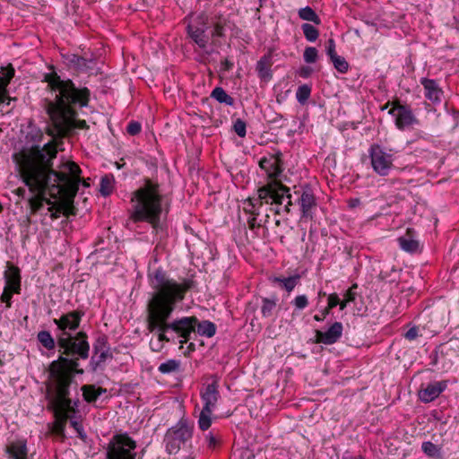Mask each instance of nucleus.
<instances>
[{"mask_svg": "<svg viewBox=\"0 0 459 459\" xmlns=\"http://www.w3.org/2000/svg\"><path fill=\"white\" fill-rule=\"evenodd\" d=\"M331 61H332L334 68L338 72L344 74L348 71L349 65H348L347 61L342 56H333V58H331Z\"/></svg>", "mask_w": 459, "mask_h": 459, "instance_id": "38", "label": "nucleus"}, {"mask_svg": "<svg viewBox=\"0 0 459 459\" xmlns=\"http://www.w3.org/2000/svg\"><path fill=\"white\" fill-rule=\"evenodd\" d=\"M319 295L323 296V295H325V293H323L322 291H319Z\"/></svg>", "mask_w": 459, "mask_h": 459, "instance_id": "59", "label": "nucleus"}, {"mask_svg": "<svg viewBox=\"0 0 459 459\" xmlns=\"http://www.w3.org/2000/svg\"><path fill=\"white\" fill-rule=\"evenodd\" d=\"M180 368V360L169 359L159 366V371L162 374L177 372Z\"/></svg>", "mask_w": 459, "mask_h": 459, "instance_id": "31", "label": "nucleus"}, {"mask_svg": "<svg viewBox=\"0 0 459 459\" xmlns=\"http://www.w3.org/2000/svg\"><path fill=\"white\" fill-rule=\"evenodd\" d=\"M299 16L300 19L307 22H312L316 24H319L321 22L320 18L316 13V12L309 6H306L304 8L299 9Z\"/></svg>", "mask_w": 459, "mask_h": 459, "instance_id": "30", "label": "nucleus"}, {"mask_svg": "<svg viewBox=\"0 0 459 459\" xmlns=\"http://www.w3.org/2000/svg\"><path fill=\"white\" fill-rule=\"evenodd\" d=\"M223 26L220 22H218L214 25V29L212 32V35L213 37H221L223 35Z\"/></svg>", "mask_w": 459, "mask_h": 459, "instance_id": "50", "label": "nucleus"}, {"mask_svg": "<svg viewBox=\"0 0 459 459\" xmlns=\"http://www.w3.org/2000/svg\"><path fill=\"white\" fill-rule=\"evenodd\" d=\"M13 293H15L14 290H13L11 289L4 288V291L1 295V301L3 303H5L6 307H11V305H12L11 299H12V296Z\"/></svg>", "mask_w": 459, "mask_h": 459, "instance_id": "47", "label": "nucleus"}, {"mask_svg": "<svg viewBox=\"0 0 459 459\" xmlns=\"http://www.w3.org/2000/svg\"><path fill=\"white\" fill-rule=\"evenodd\" d=\"M57 153L54 142L42 147L34 144L13 154V161L22 182L33 195L28 199L31 213L39 212L48 204L51 219H58L61 213L74 214V199L79 185H90L81 178L82 170L74 161L63 160L56 169L53 160Z\"/></svg>", "mask_w": 459, "mask_h": 459, "instance_id": "1", "label": "nucleus"}, {"mask_svg": "<svg viewBox=\"0 0 459 459\" xmlns=\"http://www.w3.org/2000/svg\"><path fill=\"white\" fill-rule=\"evenodd\" d=\"M357 289V284H353L350 289H348L344 295H343V299L342 300H341V303H340V309L341 310H343L348 304H350L351 302H353L356 299V291L355 290Z\"/></svg>", "mask_w": 459, "mask_h": 459, "instance_id": "34", "label": "nucleus"}, {"mask_svg": "<svg viewBox=\"0 0 459 459\" xmlns=\"http://www.w3.org/2000/svg\"><path fill=\"white\" fill-rule=\"evenodd\" d=\"M389 114L394 117L395 126L400 130L418 124V120L411 108L403 105H395L390 110Z\"/></svg>", "mask_w": 459, "mask_h": 459, "instance_id": "11", "label": "nucleus"}, {"mask_svg": "<svg viewBox=\"0 0 459 459\" xmlns=\"http://www.w3.org/2000/svg\"><path fill=\"white\" fill-rule=\"evenodd\" d=\"M422 451L430 457L440 456V448L432 442H423L421 446Z\"/></svg>", "mask_w": 459, "mask_h": 459, "instance_id": "37", "label": "nucleus"}, {"mask_svg": "<svg viewBox=\"0 0 459 459\" xmlns=\"http://www.w3.org/2000/svg\"><path fill=\"white\" fill-rule=\"evenodd\" d=\"M131 201L133 204L130 221H147L157 230L162 212L158 185L147 180L143 186L133 194Z\"/></svg>", "mask_w": 459, "mask_h": 459, "instance_id": "6", "label": "nucleus"}, {"mask_svg": "<svg viewBox=\"0 0 459 459\" xmlns=\"http://www.w3.org/2000/svg\"><path fill=\"white\" fill-rule=\"evenodd\" d=\"M45 80L53 96V99L48 101L47 111L56 134H65L73 128H86L84 120L75 118V109L77 107L82 108L88 105L89 90L78 89L71 80H62L55 73L47 74Z\"/></svg>", "mask_w": 459, "mask_h": 459, "instance_id": "3", "label": "nucleus"}, {"mask_svg": "<svg viewBox=\"0 0 459 459\" xmlns=\"http://www.w3.org/2000/svg\"><path fill=\"white\" fill-rule=\"evenodd\" d=\"M400 247L409 253H414L419 249V241L416 239L415 232L408 229L405 235L398 238Z\"/></svg>", "mask_w": 459, "mask_h": 459, "instance_id": "20", "label": "nucleus"}, {"mask_svg": "<svg viewBox=\"0 0 459 459\" xmlns=\"http://www.w3.org/2000/svg\"><path fill=\"white\" fill-rule=\"evenodd\" d=\"M342 330V324L335 322L325 332L316 331V341L326 345L333 344L341 338Z\"/></svg>", "mask_w": 459, "mask_h": 459, "instance_id": "16", "label": "nucleus"}, {"mask_svg": "<svg viewBox=\"0 0 459 459\" xmlns=\"http://www.w3.org/2000/svg\"><path fill=\"white\" fill-rule=\"evenodd\" d=\"M308 70H302L301 73H300V75L303 76V77H307L308 75Z\"/></svg>", "mask_w": 459, "mask_h": 459, "instance_id": "57", "label": "nucleus"}, {"mask_svg": "<svg viewBox=\"0 0 459 459\" xmlns=\"http://www.w3.org/2000/svg\"><path fill=\"white\" fill-rule=\"evenodd\" d=\"M359 203H360V202H359V199H352V200H351V201H350V205H351V207H356L357 205H359Z\"/></svg>", "mask_w": 459, "mask_h": 459, "instance_id": "56", "label": "nucleus"}, {"mask_svg": "<svg viewBox=\"0 0 459 459\" xmlns=\"http://www.w3.org/2000/svg\"><path fill=\"white\" fill-rule=\"evenodd\" d=\"M194 425L186 419H181L174 427L168 429L164 442L169 454H176L193 436Z\"/></svg>", "mask_w": 459, "mask_h": 459, "instance_id": "8", "label": "nucleus"}, {"mask_svg": "<svg viewBox=\"0 0 459 459\" xmlns=\"http://www.w3.org/2000/svg\"><path fill=\"white\" fill-rule=\"evenodd\" d=\"M83 316L84 312L77 309L65 313L59 318H55L53 322L60 332L57 335V343L64 350V353L87 359L90 350L87 335L83 332H79L74 336L72 334L79 328Z\"/></svg>", "mask_w": 459, "mask_h": 459, "instance_id": "5", "label": "nucleus"}, {"mask_svg": "<svg viewBox=\"0 0 459 459\" xmlns=\"http://www.w3.org/2000/svg\"><path fill=\"white\" fill-rule=\"evenodd\" d=\"M195 330H197L198 333L202 336L212 337L215 334L216 327L214 324L210 321L198 322L196 319ZM194 331L192 333H194Z\"/></svg>", "mask_w": 459, "mask_h": 459, "instance_id": "28", "label": "nucleus"}, {"mask_svg": "<svg viewBox=\"0 0 459 459\" xmlns=\"http://www.w3.org/2000/svg\"><path fill=\"white\" fill-rule=\"evenodd\" d=\"M328 302L326 307L324 308V315H329L331 309L335 307L336 306H340L341 299L336 293H332L328 296Z\"/></svg>", "mask_w": 459, "mask_h": 459, "instance_id": "40", "label": "nucleus"}, {"mask_svg": "<svg viewBox=\"0 0 459 459\" xmlns=\"http://www.w3.org/2000/svg\"><path fill=\"white\" fill-rule=\"evenodd\" d=\"M207 446L210 449H214L220 443V437L214 435L212 432H209L205 437Z\"/></svg>", "mask_w": 459, "mask_h": 459, "instance_id": "46", "label": "nucleus"}, {"mask_svg": "<svg viewBox=\"0 0 459 459\" xmlns=\"http://www.w3.org/2000/svg\"><path fill=\"white\" fill-rule=\"evenodd\" d=\"M203 408L214 411L220 398L219 383L217 379H213L212 383H208L200 392Z\"/></svg>", "mask_w": 459, "mask_h": 459, "instance_id": "13", "label": "nucleus"}, {"mask_svg": "<svg viewBox=\"0 0 459 459\" xmlns=\"http://www.w3.org/2000/svg\"><path fill=\"white\" fill-rule=\"evenodd\" d=\"M13 75L14 69L12 66L3 69L2 73H0V104L4 103L6 100L8 101L11 100L7 96V86ZM7 104H9V102H7Z\"/></svg>", "mask_w": 459, "mask_h": 459, "instance_id": "21", "label": "nucleus"}, {"mask_svg": "<svg viewBox=\"0 0 459 459\" xmlns=\"http://www.w3.org/2000/svg\"><path fill=\"white\" fill-rule=\"evenodd\" d=\"M233 128H234L235 133L239 137H244L246 135V133H247L246 128H247V126H246V123L242 119L238 118L234 122Z\"/></svg>", "mask_w": 459, "mask_h": 459, "instance_id": "45", "label": "nucleus"}, {"mask_svg": "<svg viewBox=\"0 0 459 459\" xmlns=\"http://www.w3.org/2000/svg\"><path fill=\"white\" fill-rule=\"evenodd\" d=\"M106 352L105 351H101L100 354L99 355V359H98V362H102L105 360L106 359Z\"/></svg>", "mask_w": 459, "mask_h": 459, "instance_id": "55", "label": "nucleus"}, {"mask_svg": "<svg viewBox=\"0 0 459 459\" xmlns=\"http://www.w3.org/2000/svg\"><path fill=\"white\" fill-rule=\"evenodd\" d=\"M255 220H256V216H255V215H252V217L250 219H248V224H249L250 228L255 227Z\"/></svg>", "mask_w": 459, "mask_h": 459, "instance_id": "54", "label": "nucleus"}, {"mask_svg": "<svg viewBox=\"0 0 459 459\" xmlns=\"http://www.w3.org/2000/svg\"><path fill=\"white\" fill-rule=\"evenodd\" d=\"M276 307V303L273 300L269 299H263V305L261 307V312L264 317H269L273 315V311Z\"/></svg>", "mask_w": 459, "mask_h": 459, "instance_id": "39", "label": "nucleus"}, {"mask_svg": "<svg viewBox=\"0 0 459 459\" xmlns=\"http://www.w3.org/2000/svg\"><path fill=\"white\" fill-rule=\"evenodd\" d=\"M42 137H43V134L38 128H31L30 132H29L26 136L28 142H31L33 143H40Z\"/></svg>", "mask_w": 459, "mask_h": 459, "instance_id": "44", "label": "nucleus"}, {"mask_svg": "<svg viewBox=\"0 0 459 459\" xmlns=\"http://www.w3.org/2000/svg\"><path fill=\"white\" fill-rule=\"evenodd\" d=\"M301 29L307 40L314 42L317 39L319 35L318 30L312 24L304 23Z\"/></svg>", "mask_w": 459, "mask_h": 459, "instance_id": "35", "label": "nucleus"}, {"mask_svg": "<svg viewBox=\"0 0 459 459\" xmlns=\"http://www.w3.org/2000/svg\"><path fill=\"white\" fill-rule=\"evenodd\" d=\"M141 124L138 122L132 121L127 126V132L131 135H136L141 132Z\"/></svg>", "mask_w": 459, "mask_h": 459, "instance_id": "48", "label": "nucleus"}, {"mask_svg": "<svg viewBox=\"0 0 459 459\" xmlns=\"http://www.w3.org/2000/svg\"><path fill=\"white\" fill-rule=\"evenodd\" d=\"M135 442L128 435H116L108 445V459H135Z\"/></svg>", "mask_w": 459, "mask_h": 459, "instance_id": "10", "label": "nucleus"}, {"mask_svg": "<svg viewBox=\"0 0 459 459\" xmlns=\"http://www.w3.org/2000/svg\"><path fill=\"white\" fill-rule=\"evenodd\" d=\"M82 395L86 402L92 403L95 402L98 397L105 392L104 389L100 387H96L92 385H86L82 387Z\"/></svg>", "mask_w": 459, "mask_h": 459, "instance_id": "25", "label": "nucleus"}, {"mask_svg": "<svg viewBox=\"0 0 459 459\" xmlns=\"http://www.w3.org/2000/svg\"><path fill=\"white\" fill-rule=\"evenodd\" d=\"M292 305L298 310H302L306 308L308 305V299L306 295H299L292 300Z\"/></svg>", "mask_w": 459, "mask_h": 459, "instance_id": "43", "label": "nucleus"}, {"mask_svg": "<svg viewBox=\"0 0 459 459\" xmlns=\"http://www.w3.org/2000/svg\"><path fill=\"white\" fill-rule=\"evenodd\" d=\"M272 58L270 56H263L256 65V71L259 77L263 79H270L272 77L271 73Z\"/></svg>", "mask_w": 459, "mask_h": 459, "instance_id": "24", "label": "nucleus"}, {"mask_svg": "<svg viewBox=\"0 0 459 459\" xmlns=\"http://www.w3.org/2000/svg\"><path fill=\"white\" fill-rule=\"evenodd\" d=\"M303 57L306 63H315L317 58V50L316 48L307 47L305 48Z\"/></svg>", "mask_w": 459, "mask_h": 459, "instance_id": "42", "label": "nucleus"}, {"mask_svg": "<svg viewBox=\"0 0 459 459\" xmlns=\"http://www.w3.org/2000/svg\"><path fill=\"white\" fill-rule=\"evenodd\" d=\"M254 200L255 207L262 206L263 204H274L277 206L276 212L280 213V206L286 202L282 207L283 211L290 212L292 205L291 195L289 187L282 185L278 180H272L257 190V198H249Z\"/></svg>", "mask_w": 459, "mask_h": 459, "instance_id": "7", "label": "nucleus"}, {"mask_svg": "<svg viewBox=\"0 0 459 459\" xmlns=\"http://www.w3.org/2000/svg\"><path fill=\"white\" fill-rule=\"evenodd\" d=\"M37 339L47 350H53L55 348V341L49 332L40 331L37 335Z\"/></svg>", "mask_w": 459, "mask_h": 459, "instance_id": "32", "label": "nucleus"}, {"mask_svg": "<svg viewBox=\"0 0 459 459\" xmlns=\"http://www.w3.org/2000/svg\"><path fill=\"white\" fill-rule=\"evenodd\" d=\"M4 278L5 281L4 288L11 289L17 294L20 293L21 273L18 267L7 263V269L4 271Z\"/></svg>", "mask_w": 459, "mask_h": 459, "instance_id": "18", "label": "nucleus"}, {"mask_svg": "<svg viewBox=\"0 0 459 459\" xmlns=\"http://www.w3.org/2000/svg\"><path fill=\"white\" fill-rule=\"evenodd\" d=\"M14 193L19 197L24 198L26 195V189L24 187H18L17 189L14 190Z\"/></svg>", "mask_w": 459, "mask_h": 459, "instance_id": "52", "label": "nucleus"}, {"mask_svg": "<svg viewBox=\"0 0 459 459\" xmlns=\"http://www.w3.org/2000/svg\"><path fill=\"white\" fill-rule=\"evenodd\" d=\"M326 316L327 315H324V309H323L321 315H315L314 316V319L316 321L320 322V321H323L326 317Z\"/></svg>", "mask_w": 459, "mask_h": 459, "instance_id": "53", "label": "nucleus"}, {"mask_svg": "<svg viewBox=\"0 0 459 459\" xmlns=\"http://www.w3.org/2000/svg\"><path fill=\"white\" fill-rule=\"evenodd\" d=\"M243 210L245 212L255 216H258L260 213L259 208L255 207V201L249 200V198L244 202Z\"/></svg>", "mask_w": 459, "mask_h": 459, "instance_id": "41", "label": "nucleus"}, {"mask_svg": "<svg viewBox=\"0 0 459 459\" xmlns=\"http://www.w3.org/2000/svg\"><path fill=\"white\" fill-rule=\"evenodd\" d=\"M260 168L266 173L268 178L276 180V178L281 173V159L275 155L263 157L259 161Z\"/></svg>", "mask_w": 459, "mask_h": 459, "instance_id": "17", "label": "nucleus"}, {"mask_svg": "<svg viewBox=\"0 0 459 459\" xmlns=\"http://www.w3.org/2000/svg\"><path fill=\"white\" fill-rule=\"evenodd\" d=\"M274 281L279 282L288 292H291L299 282V275H293L287 278H275Z\"/></svg>", "mask_w": 459, "mask_h": 459, "instance_id": "29", "label": "nucleus"}, {"mask_svg": "<svg viewBox=\"0 0 459 459\" xmlns=\"http://www.w3.org/2000/svg\"><path fill=\"white\" fill-rule=\"evenodd\" d=\"M354 459H365V458H364V457H362V456H357V457H355Z\"/></svg>", "mask_w": 459, "mask_h": 459, "instance_id": "58", "label": "nucleus"}, {"mask_svg": "<svg viewBox=\"0 0 459 459\" xmlns=\"http://www.w3.org/2000/svg\"><path fill=\"white\" fill-rule=\"evenodd\" d=\"M211 97L216 100L219 103H222L228 106H233L235 103L234 99L230 96L221 87H215L211 93Z\"/></svg>", "mask_w": 459, "mask_h": 459, "instance_id": "27", "label": "nucleus"}, {"mask_svg": "<svg viewBox=\"0 0 459 459\" xmlns=\"http://www.w3.org/2000/svg\"><path fill=\"white\" fill-rule=\"evenodd\" d=\"M420 83L425 90V97L432 103H439L443 94L442 90L439 88L437 82L432 79L422 78Z\"/></svg>", "mask_w": 459, "mask_h": 459, "instance_id": "19", "label": "nucleus"}, {"mask_svg": "<svg viewBox=\"0 0 459 459\" xmlns=\"http://www.w3.org/2000/svg\"><path fill=\"white\" fill-rule=\"evenodd\" d=\"M404 336L406 339L410 341L416 339V337L418 336V329L416 327H411L406 332Z\"/></svg>", "mask_w": 459, "mask_h": 459, "instance_id": "51", "label": "nucleus"}, {"mask_svg": "<svg viewBox=\"0 0 459 459\" xmlns=\"http://www.w3.org/2000/svg\"><path fill=\"white\" fill-rule=\"evenodd\" d=\"M114 178L111 176H105L101 178L100 191L102 195L107 196L113 191Z\"/></svg>", "mask_w": 459, "mask_h": 459, "instance_id": "33", "label": "nucleus"}, {"mask_svg": "<svg viewBox=\"0 0 459 459\" xmlns=\"http://www.w3.org/2000/svg\"><path fill=\"white\" fill-rule=\"evenodd\" d=\"M77 367L76 359L60 357L57 360L53 361L49 367L48 392L50 403L57 419L56 432L62 433L66 420L70 419L71 426L78 433V436L84 439L86 434L82 426L73 417L77 402L73 404L72 400L68 397L74 373H82V370L76 369Z\"/></svg>", "mask_w": 459, "mask_h": 459, "instance_id": "4", "label": "nucleus"}, {"mask_svg": "<svg viewBox=\"0 0 459 459\" xmlns=\"http://www.w3.org/2000/svg\"><path fill=\"white\" fill-rule=\"evenodd\" d=\"M153 293L148 303V329L154 336L150 347L155 352L160 351L165 342L186 343L195 331L196 317L184 316L169 322L176 305L185 299L192 287L190 280L177 281L162 270H156L150 275Z\"/></svg>", "mask_w": 459, "mask_h": 459, "instance_id": "2", "label": "nucleus"}, {"mask_svg": "<svg viewBox=\"0 0 459 459\" xmlns=\"http://www.w3.org/2000/svg\"><path fill=\"white\" fill-rule=\"evenodd\" d=\"M10 459H27V446L23 441L12 443L7 447Z\"/></svg>", "mask_w": 459, "mask_h": 459, "instance_id": "23", "label": "nucleus"}, {"mask_svg": "<svg viewBox=\"0 0 459 459\" xmlns=\"http://www.w3.org/2000/svg\"><path fill=\"white\" fill-rule=\"evenodd\" d=\"M447 387V381H435L429 383L419 391V398L423 403H430L437 398Z\"/></svg>", "mask_w": 459, "mask_h": 459, "instance_id": "14", "label": "nucleus"}, {"mask_svg": "<svg viewBox=\"0 0 459 459\" xmlns=\"http://www.w3.org/2000/svg\"><path fill=\"white\" fill-rule=\"evenodd\" d=\"M368 155L373 170L379 176H387L393 167L394 153L380 144H372Z\"/></svg>", "mask_w": 459, "mask_h": 459, "instance_id": "9", "label": "nucleus"}, {"mask_svg": "<svg viewBox=\"0 0 459 459\" xmlns=\"http://www.w3.org/2000/svg\"><path fill=\"white\" fill-rule=\"evenodd\" d=\"M212 410L202 408L197 420L198 428L201 430L205 431L211 427L212 423Z\"/></svg>", "mask_w": 459, "mask_h": 459, "instance_id": "26", "label": "nucleus"}, {"mask_svg": "<svg viewBox=\"0 0 459 459\" xmlns=\"http://www.w3.org/2000/svg\"><path fill=\"white\" fill-rule=\"evenodd\" d=\"M299 204L303 218H312L313 210L316 206V197L310 187H302Z\"/></svg>", "mask_w": 459, "mask_h": 459, "instance_id": "15", "label": "nucleus"}, {"mask_svg": "<svg viewBox=\"0 0 459 459\" xmlns=\"http://www.w3.org/2000/svg\"><path fill=\"white\" fill-rule=\"evenodd\" d=\"M201 22L194 24L187 25V33L191 39L202 49L206 48L209 42V35L206 33L208 29L207 24L204 22V18H200Z\"/></svg>", "mask_w": 459, "mask_h": 459, "instance_id": "12", "label": "nucleus"}, {"mask_svg": "<svg viewBox=\"0 0 459 459\" xmlns=\"http://www.w3.org/2000/svg\"><path fill=\"white\" fill-rule=\"evenodd\" d=\"M326 53H327L328 56L330 57V59L333 58V56H338L335 51V43L333 39H330L328 40L327 47H326Z\"/></svg>", "mask_w": 459, "mask_h": 459, "instance_id": "49", "label": "nucleus"}, {"mask_svg": "<svg viewBox=\"0 0 459 459\" xmlns=\"http://www.w3.org/2000/svg\"><path fill=\"white\" fill-rule=\"evenodd\" d=\"M310 94H311V87L307 84H303V85L299 86L296 91L297 100L300 104H304L310 97Z\"/></svg>", "mask_w": 459, "mask_h": 459, "instance_id": "36", "label": "nucleus"}, {"mask_svg": "<svg viewBox=\"0 0 459 459\" xmlns=\"http://www.w3.org/2000/svg\"><path fill=\"white\" fill-rule=\"evenodd\" d=\"M66 61L69 65L81 71L91 69L93 65L92 60H88L75 54H68L66 56Z\"/></svg>", "mask_w": 459, "mask_h": 459, "instance_id": "22", "label": "nucleus"}]
</instances>
